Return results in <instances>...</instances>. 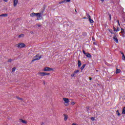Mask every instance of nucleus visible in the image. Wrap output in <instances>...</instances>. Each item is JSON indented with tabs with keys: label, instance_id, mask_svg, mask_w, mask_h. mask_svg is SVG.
<instances>
[{
	"label": "nucleus",
	"instance_id": "1",
	"mask_svg": "<svg viewBox=\"0 0 125 125\" xmlns=\"http://www.w3.org/2000/svg\"><path fill=\"white\" fill-rule=\"evenodd\" d=\"M16 47H18V48H22L23 47H25L26 46V44L24 43H19L16 44Z\"/></svg>",
	"mask_w": 125,
	"mask_h": 125
},
{
	"label": "nucleus",
	"instance_id": "2",
	"mask_svg": "<svg viewBox=\"0 0 125 125\" xmlns=\"http://www.w3.org/2000/svg\"><path fill=\"white\" fill-rule=\"evenodd\" d=\"M31 17H35V16H36L37 17H38V18H41V13H32L30 14Z\"/></svg>",
	"mask_w": 125,
	"mask_h": 125
},
{
	"label": "nucleus",
	"instance_id": "3",
	"mask_svg": "<svg viewBox=\"0 0 125 125\" xmlns=\"http://www.w3.org/2000/svg\"><path fill=\"white\" fill-rule=\"evenodd\" d=\"M41 58H42V56H40V55H37L32 60V62H35V61H37V60H40Z\"/></svg>",
	"mask_w": 125,
	"mask_h": 125
},
{
	"label": "nucleus",
	"instance_id": "4",
	"mask_svg": "<svg viewBox=\"0 0 125 125\" xmlns=\"http://www.w3.org/2000/svg\"><path fill=\"white\" fill-rule=\"evenodd\" d=\"M78 73H80V70H76L71 75V76L72 77V78H74V77H76L77 76L76 75H77V74H78Z\"/></svg>",
	"mask_w": 125,
	"mask_h": 125
},
{
	"label": "nucleus",
	"instance_id": "5",
	"mask_svg": "<svg viewBox=\"0 0 125 125\" xmlns=\"http://www.w3.org/2000/svg\"><path fill=\"white\" fill-rule=\"evenodd\" d=\"M38 75L39 76H49V75H50V73H47L45 72H39L38 73Z\"/></svg>",
	"mask_w": 125,
	"mask_h": 125
},
{
	"label": "nucleus",
	"instance_id": "6",
	"mask_svg": "<svg viewBox=\"0 0 125 125\" xmlns=\"http://www.w3.org/2000/svg\"><path fill=\"white\" fill-rule=\"evenodd\" d=\"M43 71L46 72L47 71H53V68L49 67L44 68Z\"/></svg>",
	"mask_w": 125,
	"mask_h": 125
},
{
	"label": "nucleus",
	"instance_id": "7",
	"mask_svg": "<svg viewBox=\"0 0 125 125\" xmlns=\"http://www.w3.org/2000/svg\"><path fill=\"white\" fill-rule=\"evenodd\" d=\"M63 101H64V103L68 104L70 101H69V99L67 98H63Z\"/></svg>",
	"mask_w": 125,
	"mask_h": 125
},
{
	"label": "nucleus",
	"instance_id": "8",
	"mask_svg": "<svg viewBox=\"0 0 125 125\" xmlns=\"http://www.w3.org/2000/svg\"><path fill=\"white\" fill-rule=\"evenodd\" d=\"M13 5L14 7L17 6V4L18 3V0H14L13 1Z\"/></svg>",
	"mask_w": 125,
	"mask_h": 125
},
{
	"label": "nucleus",
	"instance_id": "9",
	"mask_svg": "<svg viewBox=\"0 0 125 125\" xmlns=\"http://www.w3.org/2000/svg\"><path fill=\"white\" fill-rule=\"evenodd\" d=\"M113 40H114V42H116L117 43H119V40H118L117 36H114L113 37Z\"/></svg>",
	"mask_w": 125,
	"mask_h": 125
},
{
	"label": "nucleus",
	"instance_id": "10",
	"mask_svg": "<svg viewBox=\"0 0 125 125\" xmlns=\"http://www.w3.org/2000/svg\"><path fill=\"white\" fill-rule=\"evenodd\" d=\"M7 16H8V15L7 14H3L0 15V17H7Z\"/></svg>",
	"mask_w": 125,
	"mask_h": 125
},
{
	"label": "nucleus",
	"instance_id": "11",
	"mask_svg": "<svg viewBox=\"0 0 125 125\" xmlns=\"http://www.w3.org/2000/svg\"><path fill=\"white\" fill-rule=\"evenodd\" d=\"M85 55L86 57H88V58H91V55H90V54L89 53H87Z\"/></svg>",
	"mask_w": 125,
	"mask_h": 125
},
{
	"label": "nucleus",
	"instance_id": "12",
	"mask_svg": "<svg viewBox=\"0 0 125 125\" xmlns=\"http://www.w3.org/2000/svg\"><path fill=\"white\" fill-rule=\"evenodd\" d=\"M121 72V69H118V68L116 69V74H120Z\"/></svg>",
	"mask_w": 125,
	"mask_h": 125
},
{
	"label": "nucleus",
	"instance_id": "13",
	"mask_svg": "<svg viewBox=\"0 0 125 125\" xmlns=\"http://www.w3.org/2000/svg\"><path fill=\"white\" fill-rule=\"evenodd\" d=\"M64 120L67 121V120H68V115L64 114Z\"/></svg>",
	"mask_w": 125,
	"mask_h": 125
},
{
	"label": "nucleus",
	"instance_id": "14",
	"mask_svg": "<svg viewBox=\"0 0 125 125\" xmlns=\"http://www.w3.org/2000/svg\"><path fill=\"white\" fill-rule=\"evenodd\" d=\"M21 123H22L23 124H27V121L23 120L22 119H21Z\"/></svg>",
	"mask_w": 125,
	"mask_h": 125
},
{
	"label": "nucleus",
	"instance_id": "15",
	"mask_svg": "<svg viewBox=\"0 0 125 125\" xmlns=\"http://www.w3.org/2000/svg\"><path fill=\"white\" fill-rule=\"evenodd\" d=\"M122 114L125 115V107H124L122 109Z\"/></svg>",
	"mask_w": 125,
	"mask_h": 125
},
{
	"label": "nucleus",
	"instance_id": "16",
	"mask_svg": "<svg viewBox=\"0 0 125 125\" xmlns=\"http://www.w3.org/2000/svg\"><path fill=\"white\" fill-rule=\"evenodd\" d=\"M82 66V62H81V61H78V67H81Z\"/></svg>",
	"mask_w": 125,
	"mask_h": 125
},
{
	"label": "nucleus",
	"instance_id": "17",
	"mask_svg": "<svg viewBox=\"0 0 125 125\" xmlns=\"http://www.w3.org/2000/svg\"><path fill=\"white\" fill-rule=\"evenodd\" d=\"M84 67H85V64H83V66L81 67V69L82 70H83V69H84Z\"/></svg>",
	"mask_w": 125,
	"mask_h": 125
},
{
	"label": "nucleus",
	"instance_id": "18",
	"mask_svg": "<svg viewBox=\"0 0 125 125\" xmlns=\"http://www.w3.org/2000/svg\"><path fill=\"white\" fill-rule=\"evenodd\" d=\"M89 21L91 23H93V20L91 19V18L89 19Z\"/></svg>",
	"mask_w": 125,
	"mask_h": 125
},
{
	"label": "nucleus",
	"instance_id": "19",
	"mask_svg": "<svg viewBox=\"0 0 125 125\" xmlns=\"http://www.w3.org/2000/svg\"><path fill=\"white\" fill-rule=\"evenodd\" d=\"M24 34H21L19 36V38H23L24 37Z\"/></svg>",
	"mask_w": 125,
	"mask_h": 125
},
{
	"label": "nucleus",
	"instance_id": "20",
	"mask_svg": "<svg viewBox=\"0 0 125 125\" xmlns=\"http://www.w3.org/2000/svg\"><path fill=\"white\" fill-rule=\"evenodd\" d=\"M116 113H117V115H118L119 117H120V116H121V114L120 113V112H119V110H117V111H116Z\"/></svg>",
	"mask_w": 125,
	"mask_h": 125
},
{
	"label": "nucleus",
	"instance_id": "21",
	"mask_svg": "<svg viewBox=\"0 0 125 125\" xmlns=\"http://www.w3.org/2000/svg\"><path fill=\"white\" fill-rule=\"evenodd\" d=\"M15 70H16V68L14 67L12 69V72L13 73L14 72H15Z\"/></svg>",
	"mask_w": 125,
	"mask_h": 125
},
{
	"label": "nucleus",
	"instance_id": "22",
	"mask_svg": "<svg viewBox=\"0 0 125 125\" xmlns=\"http://www.w3.org/2000/svg\"><path fill=\"white\" fill-rule=\"evenodd\" d=\"M87 35V34L86 33H85V32H84V33H83V36L84 37L86 36Z\"/></svg>",
	"mask_w": 125,
	"mask_h": 125
},
{
	"label": "nucleus",
	"instance_id": "23",
	"mask_svg": "<svg viewBox=\"0 0 125 125\" xmlns=\"http://www.w3.org/2000/svg\"><path fill=\"white\" fill-rule=\"evenodd\" d=\"M12 61H13V60L11 59H10L8 60L7 62H11Z\"/></svg>",
	"mask_w": 125,
	"mask_h": 125
},
{
	"label": "nucleus",
	"instance_id": "24",
	"mask_svg": "<svg viewBox=\"0 0 125 125\" xmlns=\"http://www.w3.org/2000/svg\"><path fill=\"white\" fill-rule=\"evenodd\" d=\"M122 59L123 60H125V54H123V55L122 56Z\"/></svg>",
	"mask_w": 125,
	"mask_h": 125
},
{
	"label": "nucleus",
	"instance_id": "25",
	"mask_svg": "<svg viewBox=\"0 0 125 125\" xmlns=\"http://www.w3.org/2000/svg\"><path fill=\"white\" fill-rule=\"evenodd\" d=\"M117 23H118V25H119V26H120V21H119V20H117Z\"/></svg>",
	"mask_w": 125,
	"mask_h": 125
},
{
	"label": "nucleus",
	"instance_id": "26",
	"mask_svg": "<svg viewBox=\"0 0 125 125\" xmlns=\"http://www.w3.org/2000/svg\"><path fill=\"white\" fill-rule=\"evenodd\" d=\"M124 32H125V30H124L123 28H121V33H124Z\"/></svg>",
	"mask_w": 125,
	"mask_h": 125
},
{
	"label": "nucleus",
	"instance_id": "27",
	"mask_svg": "<svg viewBox=\"0 0 125 125\" xmlns=\"http://www.w3.org/2000/svg\"><path fill=\"white\" fill-rule=\"evenodd\" d=\"M83 52L85 55L86 54V53H85V51L84 50H83Z\"/></svg>",
	"mask_w": 125,
	"mask_h": 125
},
{
	"label": "nucleus",
	"instance_id": "28",
	"mask_svg": "<svg viewBox=\"0 0 125 125\" xmlns=\"http://www.w3.org/2000/svg\"><path fill=\"white\" fill-rule=\"evenodd\" d=\"M109 19L110 20H112V17H111V14H109Z\"/></svg>",
	"mask_w": 125,
	"mask_h": 125
},
{
	"label": "nucleus",
	"instance_id": "29",
	"mask_svg": "<svg viewBox=\"0 0 125 125\" xmlns=\"http://www.w3.org/2000/svg\"><path fill=\"white\" fill-rule=\"evenodd\" d=\"M62 2H68V1H67V0H62Z\"/></svg>",
	"mask_w": 125,
	"mask_h": 125
},
{
	"label": "nucleus",
	"instance_id": "30",
	"mask_svg": "<svg viewBox=\"0 0 125 125\" xmlns=\"http://www.w3.org/2000/svg\"><path fill=\"white\" fill-rule=\"evenodd\" d=\"M120 31V28L118 27L117 28V29L116 30V32H119Z\"/></svg>",
	"mask_w": 125,
	"mask_h": 125
},
{
	"label": "nucleus",
	"instance_id": "31",
	"mask_svg": "<svg viewBox=\"0 0 125 125\" xmlns=\"http://www.w3.org/2000/svg\"><path fill=\"white\" fill-rule=\"evenodd\" d=\"M60 4H61V3H63V1H60L59 3Z\"/></svg>",
	"mask_w": 125,
	"mask_h": 125
},
{
	"label": "nucleus",
	"instance_id": "32",
	"mask_svg": "<svg viewBox=\"0 0 125 125\" xmlns=\"http://www.w3.org/2000/svg\"><path fill=\"white\" fill-rule=\"evenodd\" d=\"M91 120H92V121H94V118H93V117H91Z\"/></svg>",
	"mask_w": 125,
	"mask_h": 125
},
{
	"label": "nucleus",
	"instance_id": "33",
	"mask_svg": "<svg viewBox=\"0 0 125 125\" xmlns=\"http://www.w3.org/2000/svg\"><path fill=\"white\" fill-rule=\"evenodd\" d=\"M71 104H72V105H75V104H76V103L73 102H72Z\"/></svg>",
	"mask_w": 125,
	"mask_h": 125
},
{
	"label": "nucleus",
	"instance_id": "34",
	"mask_svg": "<svg viewBox=\"0 0 125 125\" xmlns=\"http://www.w3.org/2000/svg\"><path fill=\"white\" fill-rule=\"evenodd\" d=\"M87 17L89 19L91 18L90 16H89V15H87Z\"/></svg>",
	"mask_w": 125,
	"mask_h": 125
},
{
	"label": "nucleus",
	"instance_id": "35",
	"mask_svg": "<svg viewBox=\"0 0 125 125\" xmlns=\"http://www.w3.org/2000/svg\"><path fill=\"white\" fill-rule=\"evenodd\" d=\"M114 31H116L117 32V29H116V27H113Z\"/></svg>",
	"mask_w": 125,
	"mask_h": 125
},
{
	"label": "nucleus",
	"instance_id": "36",
	"mask_svg": "<svg viewBox=\"0 0 125 125\" xmlns=\"http://www.w3.org/2000/svg\"><path fill=\"white\" fill-rule=\"evenodd\" d=\"M43 84H45V81L44 80H43Z\"/></svg>",
	"mask_w": 125,
	"mask_h": 125
},
{
	"label": "nucleus",
	"instance_id": "37",
	"mask_svg": "<svg viewBox=\"0 0 125 125\" xmlns=\"http://www.w3.org/2000/svg\"><path fill=\"white\" fill-rule=\"evenodd\" d=\"M37 26H38V27H42V25H41L40 24H38Z\"/></svg>",
	"mask_w": 125,
	"mask_h": 125
},
{
	"label": "nucleus",
	"instance_id": "38",
	"mask_svg": "<svg viewBox=\"0 0 125 125\" xmlns=\"http://www.w3.org/2000/svg\"><path fill=\"white\" fill-rule=\"evenodd\" d=\"M41 125H44V123L43 122H42V123H41Z\"/></svg>",
	"mask_w": 125,
	"mask_h": 125
},
{
	"label": "nucleus",
	"instance_id": "39",
	"mask_svg": "<svg viewBox=\"0 0 125 125\" xmlns=\"http://www.w3.org/2000/svg\"><path fill=\"white\" fill-rule=\"evenodd\" d=\"M17 98L19 100H20L21 98L19 97H17Z\"/></svg>",
	"mask_w": 125,
	"mask_h": 125
},
{
	"label": "nucleus",
	"instance_id": "40",
	"mask_svg": "<svg viewBox=\"0 0 125 125\" xmlns=\"http://www.w3.org/2000/svg\"><path fill=\"white\" fill-rule=\"evenodd\" d=\"M66 1H67V2H70V1H71V0H66Z\"/></svg>",
	"mask_w": 125,
	"mask_h": 125
},
{
	"label": "nucleus",
	"instance_id": "41",
	"mask_svg": "<svg viewBox=\"0 0 125 125\" xmlns=\"http://www.w3.org/2000/svg\"><path fill=\"white\" fill-rule=\"evenodd\" d=\"M88 109H89V107H88V106L86 107V110H87V111H88Z\"/></svg>",
	"mask_w": 125,
	"mask_h": 125
},
{
	"label": "nucleus",
	"instance_id": "42",
	"mask_svg": "<svg viewBox=\"0 0 125 125\" xmlns=\"http://www.w3.org/2000/svg\"><path fill=\"white\" fill-rule=\"evenodd\" d=\"M4 0V1H5V2H7V1L8 0Z\"/></svg>",
	"mask_w": 125,
	"mask_h": 125
},
{
	"label": "nucleus",
	"instance_id": "43",
	"mask_svg": "<svg viewBox=\"0 0 125 125\" xmlns=\"http://www.w3.org/2000/svg\"><path fill=\"white\" fill-rule=\"evenodd\" d=\"M92 80V78L91 77H89V80L91 81Z\"/></svg>",
	"mask_w": 125,
	"mask_h": 125
},
{
	"label": "nucleus",
	"instance_id": "44",
	"mask_svg": "<svg viewBox=\"0 0 125 125\" xmlns=\"http://www.w3.org/2000/svg\"><path fill=\"white\" fill-rule=\"evenodd\" d=\"M72 125H77V124H76V123H73Z\"/></svg>",
	"mask_w": 125,
	"mask_h": 125
},
{
	"label": "nucleus",
	"instance_id": "45",
	"mask_svg": "<svg viewBox=\"0 0 125 125\" xmlns=\"http://www.w3.org/2000/svg\"><path fill=\"white\" fill-rule=\"evenodd\" d=\"M20 100H21V101H23V99L21 98V99H20Z\"/></svg>",
	"mask_w": 125,
	"mask_h": 125
},
{
	"label": "nucleus",
	"instance_id": "46",
	"mask_svg": "<svg viewBox=\"0 0 125 125\" xmlns=\"http://www.w3.org/2000/svg\"><path fill=\"white\" fill-rule=\"evenodd\" d=\"M121 54H122V55H124V53L121 52Z\"/></svg>",
	"mask_w": 125,
	"mask_h": 125
},
{
	"label": "nucleus",
	"instance_id": "47",
	"mask_svg": "<svg viewBox=\"0 0 125 125\" xmlns=\"http://www.w3.org/2000/svg\"><path fill=\"white\" fill-rule=\"evenodd\" d=\"M101 1H104V0H101Z\"/></svg>",
	"mask_w": 125,
	"mask_h": 125
},
{
	"label": "nucleus",
	"instance_id": "48",
	"mask_svg": "<svg viewBox=\"0 0 125 125\" xmlns=\"http://www.w3.org/2000/svg\"><path fill=\"white\" fill-rule=\"evenodd\" d=\"M111 34H114V33H113V32H111Z\"/></svg>",
	"mask_w": 125,
	"mask_h": 125
},
{
	"label": "nucleus",
	"instance_id": "49",
	"mask_svg": "<svg viewBox=\"0 0 125 125\" xmlns=\"http://www.w3.org/2000/svg\"><path fill=\"white\" fill-rule=\"evenodd\" d=\"M75 11H76V12H77V10L76 9H75Z\"/></svg>",
	"mask_w": 125,
	"mask_h": 125
},
{
	"label": "nucleus",
	"instance_id": "50",
	"mask_svg": "<svg viewBox=\"0 0 125 125\" xmlns=\"http://www.w3.org/2000/svg\"><path fill=\"white\" fill-rule=\"evenodd\" d=\"M86 18H84V19H85Z\"/></svg>",
	"mask_w": 125,
	"mask_h": 125
},
{
	"label": "nucleus",
	"instance_id": "51",
	"mask_svg": "<svg viewBox=\"0 0 125 125\" xmlns=\"http://www.w3.org/2000/svg\"><path fill=\"white\" fill-rule=\"evenodd\" d=\"M96 72H98V70H96Z\"/></svg>",
	"mask_w": 125,
	"mask_h": 125
},
{
	"label": "nucleus",
	"instance_id": "52",
	"mask_svg": "<svg viewBox=\"0 0 125 125\" xmlns=\"http://www.w3.org/2000/svg\"><path fill=\"white\" fill-rule=\"evenodd\" d=\"M94 39H93V41H94Z\"/></svg>",
	"mask_w": 125,
	"mask_h": 125
},
{
	"label": "nucleus",
	"instance_id": "53",
	"mask_svg": "<svg viewBox=\"0 0 125 125\" xmlns=\"http://www.w3.org/2000/svg\"><path fill=\"white\" fill-rule=\"evenodd\" d=\"M94 39H93V41H94Z\"/></svg>",
	"mask_w": 125,
	"mask_h": 125
}]
</instances>
